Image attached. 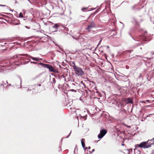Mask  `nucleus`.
I'll return each mask as SVG.
<instances>
[{"mask_svg": "<svg viewBox=\"0 0 154 154\" xmlns=\"http://www.w3.org/2000/svg\"><path fill=\"white\" fill-rule=\"evenodd\" d=\"M96 26L95 22L94 21H92L89 23L86 27L85 29L88 32H90L92 29L96 27Z\"/></svg>", "mask_w": 154, "mask_h": 154, "instance_id": "obj_1", "label": "nucleus"}, {"mask_svg": "<svg viewBox=\"0 0 154 154\" xmlns=\"http://www.w3.org/2000/svg\"><path fill=\"white\" fill-rule=\"evenodd\" d=\"M74 69L75 73L78 75L82 76L84 75V72L82 69L78 67H75Z\"/></svg>", "mask_w": 154, "mask_h": 154, "instance_id": "obj_2", "label": "nucleus"}, {"mask_svg": "<svg viewBox=\"0 0 154 154\" xmlns=\"http://www.w3.org/2000/svg\"><path fill=\"white\" fill-rule=\"evenodd\" d=\"M148 142L149 141L147 142H142L140 144L138 145V146L141 148H149L151 146V145L148 144Z\"/></svg>", "mask_w": 154, "mask_h": 154, "instance_id": "obj_3", "label": "nucleus"}, {"mask_svg": "<svg viewBox=\"0 0 154 154\" xmlns=\"http://www.w3.org/2000/svg\"><path fill=\"white\" fill-rule=\"evenodd\" d=\"M107 133V130L105 129H102L100 131V133L98 135V138H102Z\"/></svg>", "mask_w": 154, "mask_h": 154, "instance_id": "obj_4", "label": "nucleus"}, {"mask_svg": "<svg viewBox=\"0 0 154 154\" xmlns=\"http://www.w3.org/2000/svg\"><path fill=\"white\" fill-rule=\"evenodd\" d=\"M41 86V84L37 85L36 84L34 85V88H33V89L35 90H37V92H38L41 91L42 90V88H40V87Z\"/></svg>", "mask_w": 154, "mask_h": 154, "instance_id": "obj_5", "label": "nucleus"}, {"mask_svg": "<svg viewBox=\"0 0 154 154\" xmlns=\"http://www.w3.org/2000/svg\"><path fill=\"white\" fill-rule=\"evenodd\" d=\"M45 68L48 69L51 72H54V67L51 65L47 64Z\"/></svg>", "mask_w": 154, "mask_h": 154, "instance_id": "obj_6", "label": "nucleus"}, {"mask_svg": "<svg viewBox=\"0 0 154 154\" xmlns=\"http://www.w3.org/2000/svg\"><path fill=\"white\" fill-rule=\"evenodd\" d=\"M84 141H85V139H82V140H81V143L83 147V148L85 150L87 149V148H85V143L84 142Z\"/></svg>", "mask_w": 154, "mask_h": 154, "instance_id": "obj_7", "label": "nucleus"}, {"mask_svg": "<svg viewBox=\"0 0 154 154\" xmlns=\"http://www.w3.org/2000/svg\"><path fill=\"white\" fill-rule=\"evenodd\" d=\"M140 37H141V36ZM142 38H138V40L140 41H141V40H142L143 41H144V42L147 41L148 40H149V39H148L147 38H146L144 37V36L143 37L142 36Z\"/></svg>", "mask_w": 154, "mask_h": 154, "instance_id": "obj_8", "label": "nucleus"}, {"mask_svg": "<svg viewBox=\"0 0 154 154\" xmlns=\"http://www.w3.org/2000/svg\"><path fill=\"white\" fill-rule=\"evenodd\" d=\"M29 57L30 58H31L33 60H35V61H38L39 60V59L42 60V59H40L39 58H37V57H32V56H29Z\"/></svg>", "mask_w": 154, "mask_h": 154, "instance_id": "obj_9", "label": "nucleus"}, {"mask_svg": "<svg viewBox=\"0 0 154 154\" xmlns=\"http://www.w3.org/2000/svg\"><path fill=\"white\" fill-rule=\"evenodd\" d=\"M127 103H133V101L130 98H128L127 99Z\"/></svg>", "mask_w": 154, "mask_h": 154, "instance_id": "obj_10", "label": "nucleus"}, {"mask_svg": "<svg viewBox=\"0 0 154 154\" xmlns=\"http://www.w3.org/2000/svg\"><path fill=\"white\" fill-rule=\"evenodd\" d=\"M38 64L41 65L42 66L45 68L47 64H45L42 63H38Z\"/></svg>", "mask_w": 154, "mask_h": 154, "instance_id": "obj_11", "label": "nucleus"}, {"mask_svg": "<svg viewBox=\"0 0 154 154\" xmlns=\"http://www.w3.org/2000/svg\"><path fill=\"white\" fill-rule=\"evenodd\" d=\"M72 67H73V69H75V67H77L78 66H76L75 64V63L74 62H72Z\"/></svg>", "mask_w": 154, "mask_h": 154, "instance_id": "obj_12", "label": "nucleus"}, {"mask_svg": "<svg viewBox=\"0 0 154 154\" xmlns=\"http://www.w3.org/2000/svg\"><path fill=\"white\" fill-rule=\"evenodd\" d=\"M87 9V8H83L82 9V11H86Z\"/></svg>", "mask_w": 154, "mask_h": 154, "instance_id": "obj_13", "label": "nucleus"}, {"mask_svg": "<svg viewBox=\"0 0 154 154\" xmlns=\"http://www.w3.org/2000/svg\"><path fill=\"white\" fill-rule=\"evenodd\" d=\"M133 51L132 50H127L125 52H126V53H128V52L131 53Z\"/></svg>", "mask_w": 154, "mask_h": 154, "instance_id": "obj_14", "label": "nucleus"}, {"mask_svg": "<svg viewBox=\"0 0 154 154\" xmlns=\"http://www.w3.org/2000/svg\"><path fill=\"white\" fill-rule=\"evenodd\" d=\"M53 27L55 29H57L58 27V24L57 23H56L54 25Z\"/></svg>", "mask_w": 154, "mask_h": 154, "instance_id": "obj_15", "label": "nucleus"}, {"mask_svg": "<svg viewBox=\"0 0 154 154\" xmlns=\"http://www.w3.org/2000/svg\"><path fill=\"white\" fill-rule=\"evenodd\" d=\"M126 152L128 154H129L130 153L129 150L128 149H126L125 150Z\"/></svg>", "mask_w": 154, "mask_h": 154, "instance_id": "obj_16", "label": "nucleus"}, {"mask_svg": "<svg viewBox=\"0 0 154 154\" xmlns=\"http://www.w3.org/2000/svg\"><path fill=\"white\" fill-rule=\"evenodd\" d=\"M19 17H20L22 18L23 17V14L22 13H20L19 14Z\"/></svg>", "mask_w": 154, "mask_h": 154, "instance_id": "obj_17", "label": "nucleus"}, {"mask_svg": "<svg viewBox=\"0 0 154 154\" xmlns=\"http://www.w3.org/2000/svg\"><path fill=\"white\" fill-rule=\"evenodd\" d=\"M31 63H33V64H37L38 63L36 62H33V61H31Z\"/></svg>", "mask_w": 154, "mask_h": 154, "instance_id": "obj_18", "label": "nucleus"}, {"mask_svg": "<svg viewBox=\"0 0 154 154\" xmlns=\"http://www.w3.org/2000/svg\"><path fill=\"white\" fill-rule=\"evenodd\" d=\"M21 55L23 56H25L26 55L29 56V55L27 54H22Z\"/></svg>", "mask_w": 154, "mask_h": 154, "instance_id": "obj_19", "label": "nucleus"}, {"mask_svg": "<svg viewBox=\"0 0 154 154\" xmlns=\"http://www.w3.org/2000/svg\"><path fill=\"white\" fill-rule=\"evenodd\" d=\"M78 110H76V111H75V113H76V115H81L80 114H77V111H78Z\"/></svg>", "mask_w": 154, "mask_h": 154, "instance_id": "obj_20", "label": "nucleus"}, {"mask_svg": "<svg viewBox=\"0 0 154 154\" xmlns=\"http://www.w3.org/2000/svg\"><path fill=\"white\" fill-rule=\"evenodd\" d=\"M71 133V131H70L69 134L66 137V138H68L69 137Z\"/></svg>", "mask_w": 154, "mask_h": 154, "instance_id": "obj_21", "label": "nucleus"}, {"mask_svg": "<svg viewBox=\"0 0 154 154\" xmlns=\"http://www.w3.org/2000/svg\"><path fill=\"white\" fill-rule=\"evenodd\" d=\"M81 83L82 84H83V85H84V83H83V81H81Z\"/></svg>", "mask_w": 154, "mask_h": 154, "instance_id": "obj_22", "label": "nucleus"}, {"mask_svg": "<svg viewBox=\"0 0 154 154\" xmlns=\"http://www.w3.org/2000/svg\"><path fill=\"white\" fill-rule=\"evenodd\" d=\"M72 91H74L75 92H76V91L74 90H72Z\"/></svg>", "mask_w": 154, "mask_h": 154, "instance_id": "obj_23", "label": "nucleus"}, {"mask_svg": "<svg viewBox=\"0 0 154 154\" xmlns=\"http://www.w3.org/2000/svg\"><path fill=\"white\" fill-rule=\"evenodd\" d=\"M19 24V23L18 22V23H17L16 25H17V24L18 25V24Z\"/></svg>", "mask_w": 154, "mask_h": 154, "instance_id": "obj_24", "label": "nucleus"}, {"mask_svg": "<svg viewBox=\"0 0 154 154\" xmlns=\"http://www.w3.org/2000/svg\"><path fill=\"white\" fill-rule=\"evenodd\" d=\"M88 149H90V147H88Z\"/></svg>", "mask_w": 154, "mask_h": 154, "instance_id": "obj_25", "label": "nucleus"}, {"mask_svg": "<svg viewBox=\"0 0 154 154\" xmlns=\"http://www.w3.org/2000/svg\"><path fill=\"white\" fill-rule=\"evenodd\" d=\"M7 82V84H8V81H7V82Z\"/></svg>", "mask_w": 154, "mask_h": 154, "instance_id": "obj_26", "label": "nucleus"}, {"mask_svg": "<svg viewBox=\"0 0 154 154\" xmlns=\"http://www.w3.org/2000/svg\"><path fill=\"white\" fill-rule=\"evenodd\" d=\"M122 145H124V144H122Z\"/></svg>", "mask_w": 154, "mask_h": 154, "instance_id": "obj_27", "label": "nucleus"}]
</instances>
